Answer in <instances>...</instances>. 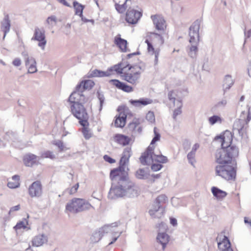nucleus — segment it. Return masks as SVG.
Segmentation results:
<instances>
[{"instance_id": "obj_23", "label": "nucleus", "mask_w": 251, "mask_h": 251, "mask_svg": "<svg viewBox=\"0 0 251 251\" xmlns=\"http://www.w3.org/2000/svg\"><path fill=\"white\" fill-rule=\"evenodd\" d=\"M48 242V238L44 234H39L35 236L32 241V245L35 247L42 246Z\"/></svg>"}, {"instance_id": "obj_10", "label": "nucleus", "mask_w": 251, "mask_h": 251, "mask_svg": "<svg viewBox=\"0 0 251 251\" xmlns=\"http://www.w3.org/2000/svg\"><path fill=\"white\" fill-rule=\"evenodd\" d=\"M155 146H149L146 151L140 157V162L143 165H150L155 161V153L154 152Z\"/></svg>"}, {"instance_id": "obj_20", "label": "nucleus", "mask_w": 251, "mask_h": 251, "mask_svg": "<svg viewBox=\"0 0 251 251\" xmlns=\"http://www.w3.org/2000/svg\"><path fill=\"white\" fill-rule=\"evenodd\" d=\"M145 43L147 44L149 53L152 55L154 54V65H157L158 61V56L160 53V49L159 48L154 49L151 43L149 41V39H147L145 40Z\"/></svg>"}, {"instance_id": "obj_57", "label": "nucleus", "mask_w": 251, "mask_h": 251, "mask_svg": "<svg viewBox=\"0 0 251 251\" xmlns=\"http://www.w3.org/2000/svg\"><path fill=\"white\" fill-rule=\"evenodd\" d=\"M227 103V100L226 99H223L217 102L216 106L217 107H224Z\"/></svg>"}, {"instance_id": "obj_9", "label": "nucleus", "mask_w": 251, "mask_h": 251, "mask_svg": "<svg viewBox=\"0 0 251 251\" xmlns=\"http://www.w3.org/2000/svg\"><path fill=\"white\" fill-rule=\"evenodd\" d=\"M80 85H77L75 90L74 91L69 98V101L71 104L76 103L84 104L87 101V99L83 94Z\"/></svg>"}, {"instance_id": "obj_49", "label": "nucleus", "mask_w": 251, "mask_h": 251, "mask_svg": "<svg viewBox=\"0 0 251 251\" xmlns=\"http://www.w3.org/2000/svg\"><path fill=\"white\" fill-rule=\"evenodd\" d=\"M79 187V183H77L74 186H72L70 189H67L65 190V192H68L70 195L75 194Z\"/></svg>"}, {"instance_id": "obj_24", "label": "nucleus", "mask_w": 251, "mask_h": 251, "mask_svg": "<svg viewBox=\"0 0 251 251\" xmlns=\"http://www.w3.org/2000/svg\"><path fill=\"white\" fill-rule=\"evenodd\" d=\"M115 44L124 52L126 51L127 50V41L121 37L120 34H118L114 39Z\"/></svg>"}, {"instance_id": "obj_44", "label": "nucleus", "mask_w": 251, "mask_h": 251, "mask_svg": "<svg viewBox=\"0 0 251 251\" xmlns=\"http://www.w3.org/2000/svg\"><path fill=\"white\" fill-rule=\"evenodd\" d=\"M53 144L59 148L60 151L68 150V148L65 147L63 142L61 140L54 141Z\"/></svg>"}, {"instance_id": "obj_22", "label": "nucleus", "mask_w": 251, "mask_h": 251, "mask_svg": "<svg viewBox=\"0 0 251 251\" xmlns=\"http://www.w3.org/2000/svg\"><path fill=\"white\" fill-rule=\"evenodd\" d=\"M110 82H112L113 84L116 87L125 92L129 93L133 91V88L132 87L127 85L126 83L121 82L117 79H112L110 80Z\"/></svg>"}, {"instance_id": "obj_30", "label": "nucleus", "mask_w": 251, "mask_h": 251, "mask_svg": "<svg viewBox=\"0 0 251 251\" xmlns=\"http://www.w3.org/2000/svg\"><path fill=\"white\" fill-rule=\"evenodd\" d=\"M129 102L135 106H139L141 105H146L152 102V100L149 99H141L139 100H130Z\"/></svg>"}, {"instance_id": "obj_41", "label": "nucleus", "mask_w": 251, "mask_h": 251, "mask_svg": "<svg viewBox=\"0 0 251 251\" xmlns=\"http://www.w3.org/2000/svg\"><path fill=\"white\" fill-rule=\"evenodd\" d=\"M121 64L119 63L117 65H114L113 67L110 68L109 69L107 70V71H109V72L112 74V72L113 71H115L118 74H120L123 75L125 73H123V71L120 66Z\"/></svg>"}, {"instance_id": "obj_54", "label": "nucleus", "mask_w": 251, "mask_h": 251, "mask_svg": "<svg viewBox=\"0 0 251 251\" xmlns=\"http://www.w3.org/2000/svg\"><path fill=\"white\" fill-rule=\"evenodd\" d=\"M112 227L111 226H106L100 228L99 231H101V234L104 232L108 233L112 231Z\"/></svg>"}, {"instance_id": "obj_11", "label": "nucleus", "mask_w": 251, "mask_h": 251, "mask_svg": "<svg viewBox=\"0 0 251 251\" xmlns=\"http://www.w3.org/2000/svg\"><path fill=\"white\" fill-rule=\"evenodd\" d=\"M200 25L201 21L197 20L195 21L190 27L189 35L190 37L189 42L190 44H199Z\"/></svg>"}, {"instance_id": "obj_16", "label": "nucleus", "mask_w": 251, "mask_h": 251, "mask_svg": "<svg viewBox=\"0 0 251 251\" xmlns=\"http://www.w3.org/2000/svg\"><path fill=\"white\" fill-rule=\"evenodd\" d=\"M215 140L218 139L222 142V147L227 148V147H235L233 146H231V143L232 140V135L229 131H226L223 135L220 136H217L215 138Z\"/></svg>"}, {"instance_id": "obj_25", "label": "nucleus", "mask_w": 251, "mask_h": 251, "mask_svg": "<svg viewBox=\"0 0 251 251\" xmlns=\"http://www.w3.org/2000/svg\"><path fill=\"white\" fill-rule=\"evenodd\" d=\"M10 20L8 15L4 16L3 20L1 22V29L4 32L3 39H4L6 34L9 32L10 28Z\"/></svg>"}, {"instance_id": "obj_58", "label": "nucleus", "mask_w": 251, "mask_h": 251, "mask_svg": "<svg viewBox=\"0 0 251 251\" xmlns=\"http://www.w3.org/2000/svg\"><path fill=\"white\" fill-rule=\"evenodd\" d=\"M12 64L14 66L18 67L21 65V61L20 59L16 58L13 61Z\"/></svg>"}, {"instance_id": "obj_17", "label": "nucleus", "mask_w": 251, "mask_h": 251, "mask_svg": "<svg viewBox=\"0 0 251 251\" xmlns=\"http://www.w3.org/2000/svg\"><path fill=\"white\" fill-rule=\"evenodd\" d=\"M29 195L31 197H40L42 193V185L40 181H36L32 183L28 189Z\"/></svg>"}, {"instance_id": "obj_45", "label": "nucleus", "mask_w": 251, "mask_h": 251, "mask_svg": "<svg viewBox=\"0 0 251 251\" xmlns=\"http://www.w3.org/2000/svg\"><path fill=\"white\" fill-rule=\"evenodd\" d=\"M155 161L162 163H165L167 162L168 159L166 156H163L160 153L157 154L155 153Z\"/></svg>"}, {"instance_id": "obj_43", "label": "nucleus", "mask_w": 251, "mask_h": 251, "mask_svg": "<svg viewBox=\"0 0 251 251\" xmlns=\"http://www.w3.org/2000/svg\"><path fill=\"white\" fill-rule=\"evenodd\" d=\"M153 132L154 134V137L152 139L150 146H154V144L155 143L160 140V134L157 131V129L156 127L154 128Z\"/></svg>"}, {"instance_id": "obj_15", "label": "nucleus", "mask_w": 251, "mask_h": 251, "mask_svg": "<svg viewBox=\"0 0 251 251\" xmlns=\"http://www.w3.org/2000/svg\"><path fill=\"white\" fill-rule=\"evenodd\" d=\"M142 16V13L135 10L133 7L127 11L126 20L130 24H135Z\"/></svg>"}, {"instance_id": "obj_50", "label": "nucleus", "mask_w": 251, "mask_h": 251, "mask_svg": "<svg viewBox=\"0 0 251 251\" xmlns=\"http://www.w3.org/2000/svg\"><path fill=\"white\" fill-rule=\"evenodd\" d=\"M97 97L100 101V111L102 109L103 103H104L105 98L103 95L100 93V92H97Z\"/></svg>"}, {"instance_id": "obj_51", "label": "nucleus", "mask_w": 251, "mask_h": 251, "mask_svg": "<svg viewBox=\"0 0 251 251\" xmlns=\"http://www.w3.org/2000/svg\"><path fill=\"white\" fill-rule=\"evenodd\" d=\"M26 225H27V222L26 220L25 221H21L17 224V225L14 226V228L16 230L21 228H25L26 227Z\"/></svg>"}, {"instance_id": "obj_33", "label": "nucleus", "mask_w": 251, "mask_h": 251, "mask_svg": "<svg viewBox=\"0 0 251 251\" xmlns=\"http://www.w3.org/2000/svg\"><path fill=\"white\" fill-rule=\"evenodd\" d=\"M150 176L147 170L145 169H139L135 173V176L138 179H146Z\"/></svg>"}, {"instance_id": "obj_3", "label": "nucleus", "mask_w": 251, "mask_h": 251, "mask_svg": "<svg viewBox=\"0 0 251 251\" xmlns=\"http://www.w3.org/2000/svg\"><path fill=\"white\" fill-rule=\"evenodd\" d=\"M238 154V150L236 147H222L217 150L215 157L216 161L221 164H230L233 158Z\"/></svg>"}, {"instance_id": "obj_18", "label": "nucleus", "mask_w": 251, "mask_h": 251, "mask_svg": "<svg viewBox=\"0 0 251 251\" xmlns=\"http://www.w3.org/2000/svg\"><path fill=\"white\" fill-rule=\"evenodd\" d=\"M218 247L221 251H227L231 248V244L229 240L226 236H219L217 238Z\"/></svg>"}, {"instance_id": "obj_62", "label": "nucleus", "mask_w": 251, "mask_h": 251, "mask_svg": "<svg viewBox=\"0 0 251 251\" xmlns=\"http://www.w3.org/2000/svg\"><path fill=\"white\" fill-rule=\"evenodd\" d=\"M247 70L248 75L251 78V59L248 65Z\"/></svg>"}, {"instance_id": "obj_39", "label": "nucleus", "mask_w": 251, "mask_h": 251, "mask_svg": "<svg viewBox=\"0 0 251 251\" xmlns=\"http://www.w3.org/2000/svg\"><path fill=\"white\" fill-rule=\"evenodd\" d=\"M111 74L109 71L103 72L98 70H95L92 71L91 75L93 77H102L109 76Z\"/></svg>"}, {"instance_id": "obj_37", "label": "nucleus", "mask_w": 251, "mask_h": 251, "mask_svg": "<svg viewBox=\"0 0 251 251\" xmlns=\"http://www.w3.org/2000/svg\"><path fill=\"white\" fill-rule=\"evenodd\" d=\"M20 176L18 175H15L12 176L13 181H9L7 183V186L10 188H16L20 186L19 183Z\"/></svg>"}, {"instance_id": "obj_56", "label": "nucleus", "mask_w": 251, "mask_h": 251, "mask_svg": "<svg viewBox=\"0 0 251 251\" xmlns=\"http://www.w3.org/2000/svg\"><path fill=\"white\" fill-rule=\"evenodd\" d=\"M168 96L169 99L170 100H172L174 102V104L175 105L176 101V98L175 97V92H174V91L169 92Z\"/></svg>"}, {"instance_id": "obj_35", "label": "nucleus", "mask_w": 251, "mask_h": 251, "mask_svg": "<svg viewBox=\"0 0 251 251\" xmlns=\"http://www.w3.org/2000/svg\"><path fill=\"white\" fill-rule=\"evenodd\" d=\"M78 85H80L81 90L84 91L85 90L92 88L94 85V83L91 80H86L81 81Z\"/></svg>"}, {"instance_id": "obj_1", "label": "nucleus", "mask_w": 251, "mask_h": 251, "mask_svg": "<svg viewBox=\"0 0 251 251\" xmlns=\"http://www.w3.org/2000/svg\"><path fill=\"white\" fill-rule=\"evenodd\" d=\"M131 155V148H125L120 161L119 167L111 171L110 177L112 184L108 195L110 199L123 197L133 198L139 194V187L127 176V165Z\"/></svg>"}, {"instance_id": "obj_34", "label": "nucleus", "mask_w": 251, "mask_h": 251, "mask_svg": "<svg viewBox=\"0 0 251 251\" xmlns=\"http://www.w3.org/2000/svg\"><path fill=\"white\" fill-rule=\"evenodd\" d=\"M115 140L119 144L125 146L129 144L130 139L126 136L119 134L115 136Z\"/></svg>"}, {"instance_id": "obj_63", "label": "nucleus", "mask_w": 251, "mask_h": 251, "mask_svg": "<svg viewBox=\"0 0 251 251\" xmlns=\"http://www.w3.org/2000/svg\"><path fill=\"white\" fill-rule=\"evenodd\" d=\"M170 223L173 226H176L177 225V220L174 218H171L170 219Z\"/></svg>"}, {"instance_id": "obj_7", "label": "nucleus", "mask_w": 251, "mask_h": 251, "mask_svg": "<svg viewBox=\"0 0 251 251\" xmlns=\"http://www.w3.org/2000/svg\"><path fill=\"white\" fill-rule=\"evenodd\" d=\"M216 174L226 180L234 179L236 171L234 168L228 164H221L215 168Z\"/></svg>"}, {"instance_id": "obj_48", "label": "nucleus", "mask_w": 251, "mask_h": 251, "mask_svg": "<svg viewBox=\"0 0 251 251\" xmlns=\"http://www.w3.org/2000/svg\"><path fill=\"white\" fill-rule=\"evenodd\" d=\"M195 154L196 153L193 151H190L187 154V159L189 161V162L193 166L194 165V163H195Z\"/></svg>"}, {"instance_id": "obj_52", "label": "nucleus", "mask_w": 251, "mask_h": 251, "mask_svg": "<svg viewBox=\"0 0 251 251\" xmlns=\"http://www.w3.org/2000/svg\"><path fill=\"white\" fill-rule=\"evenodd\" d=\"M57 20L55 16L49 17L46 20V23L51 26L53 25V23L55 24Z\"/></svg>"}, {"instance_id": "obj_12", "label": "nucleus", "mask_w": 251, "mask_h": 251, "mask_svg": "<svg viewBox=\"0 0 251 251\" xmlns=\"http://www.w3.org/2000/svg\"><path fill=\"white\" fill-rule=\"evenodd\" d=\"M31 40L38 41V47H39L42 50H44L47 44L44 29H41L38 27H35Z\"/></svg>"}, {"instance_id": "obj_13", "label": "nucleus", "mask_w": 251, "mask_h": 251, "mask_svg": "<svg viewBox=\"0 0 251 251\" xmlns=\"http://www.w3.org/2000/svg\"><path fill=\"white\" fill-rule=\"evenodd\" d=\"M22 55L25 60V66L28 68V73H36L37 71V69L35 58L32 56H29L27 51L25 50L22 52Z\"/></svg>"}, {"instance_id": "obj_29", "label": "nucleus", "mask_w": 251, "mask_h": 251, "mask_svg": "<svg viewBox=\"0 0 251 251\" xmlns=\"http://www.w3.org/2000/svg\"><path fill=\"white\" fill-rule=\"evenodd\" d=\"M73 6L75 10V14L78 15L81 18V20H83V11L85 6L78 3L76 1H74L73 2Z\"/></svg>"}, {"instance_id": "obj_60", "label": "nucleus", "mask_w": 251, "mask_h": 251, "mask_svg": "<svg viewBox=\"0 0 251 251\" xmlns=\"http://www.w3.org/2000/svg\"><path fill=\"white\" fill-rule=\"evenodd\" d=\"M20 209V205L19 204L16 205L15 206H13L10 208V210L9 212V214H10L11 212L15 211H18Z\"/></svg>"}, {"instance_id": "obj_47", "label": "nucleus", "mask_w": 251, "mask_h": 251, "mask_svg": "<svg viewBox=\"0 0 251 251\" xmlns=\"http://www.w3.org/2000/svg\"><path fill=\"white\" fill-rule=\"evenodd\" d=\"M85 126H83L82 133L85 139L88 140L92 137V133L88 128L86 127Z\"/></svg>"}, {"instance_id": "obj_64", "label": "nucleus", "mask_w": 251, "mask_h": 251, "mask_svg": "<svg viewBox=\"0 0 251 251\" xmlns=\"http://www.w3.org/2000/svg\"><path fill=\"white\" fill-rule=\"evenodd\" d=\"M199 148V145L197 143L195 144L193 146L191 151H193L194 152L196 153V151Z\"/></svg>"}, {"instance_id": "obj_61", "label": "nucleus", "mask_w": 251, "mask_h": 251, "mask_svg": "<svg viewBox=\"0 0 251 251\" xmlns=\"http://www.w3.org/2000/svg\"><path fill=\"white\" fill-rule=\"evenodd\" d=\"M59 3L67 7H71L70 4L68 3L65 0H56Z\"/></svg>"}, {"instance_id": "obj_32", "label": "nucleus", "mask_w": 251, "mask_h": 251, "mask_svg": "<svg viewBox=\"0 0 251 251\" xmlns=\"http://www.w3.org/2000/svg\"><path fill=\"white\" fill-rule=\"evenodd\" d=\"M233 83L234 81L231 76L229 75H226L223 84L224 91L225 92L227 90H228L233 85Z\"/></svg>"}, {"instance_id": "obj_4", "label": "nucleus", "mask_w": 251, "mask_h": 251, "mask_svg": "<svg viewBox=\"0 0 251 251\" xmlns=\"http://www.w3.org/2000/svg\"><path fill=\"white\" fill-rule=\"evenodd\" d=\"M93 206L86 200L80 198H74L66 205V211L77 213L90 210Z\"/></svg>"}, {"instance_id": "obj_31", "label": "nucleus", "mask_w": 251, "mask_h": 251, "mask_svg": "<svg viewBox=\"0 0 251 251\" xmlns=\"http://www.w3.org/2000/svg\"><path fill=\"white\" fill-rule=\"evenodd\" d=\"M157 240L162 245L163 249H164L166 244L169 241V236L165 233L159 232Z\"/></svg>"}, {"instance_id": "obj_27", "label": "nucleus", "mask_w": 251, "mask_h": 251, "mask_svg": "<svg viewBox=\"0 0 251 251\" xmlns=\"http://www.w3.org/2000/svg\"><path fill=\"white\" fill-rule=\"evenodd\" d=\"M126 115L124 113L121 112L115 121V126L116 127H124L126 124Z\"/></svg>"}, {"instance_id": "obj_36", "label": "nucleus", "mask_w": 251, "mask_h": 251, "mask_svg": "<svg viewBox=\"0 0 251 251\" xmlns=\"http://www.w3.org/2000/svg\"><path fill=\"white\" fill-rule=\"evenodd\" d=\"M191 46L190 47L188 53L189 56L192 58H196L197 56L198 49V44H191Z\"/></svg>"}, {"instance_id": "obj_2", "label": "nucleus", "mask_w": 251, "mask_h": 251, "mask_svg": "<svg viewBox=\"0 0 251 251\" xmlns=\"http://www.w3.org/2000/svg\"><path fill=\"white\" fill-rule=\"evenodd\" d=\"M251 119L250 108L247 106L246 109L242 111L240 117L234 122L233 125L234 132H237L240 136L244 137L248 127V123Z\"/></svg>"}, {"instance_id": "obj_46", "label": "nucleus", "mask_w": 251, "mask_h": 251, "mask_svg": "<svg viewBox=\"0 0 251 251\" xmlns=\"http://www.w3.org/2000/svg\"><path fill=\"white\" fill-rule=\"evenodd\" d=\"M41 157L49 158L51 159H54L56 158L55 155L53 153V152L49 151L43 152L41 154Z\"/></svg>"}, {"instance_id": "obj_5", "label": "nucleus", "mask_w": 251, "mask_h": 251, "mask_svg": "<svg viewBox=\"0 0 251 251\" xmlns=\"http://www.w3.org/2000/svg\"><path fill=\"white\" fill-rule=\"evenodd\" d=\"M168 201V198L165 195L162 194L158 196L149 211L150 215L153 218H160L165 211L162 204L166 203Z\"/></svg>"}, {"instance_id": "obj_53", "label": "nucleus", "mask_w": 251, "mask_h": 251, "mask_svg": "<svg viewBox=\"0 0 251 251\" xmlns=\"http://www.w3.org/2000/svg\"><path fill=\"white\" fill-rule=\"evenodd\" d=\"M146 119L151 123H152L155 121V117L152 112L149 111L146 115Z\"/></svg>"}, {"instance_id": "obj_6", "label": "nucleus", "mask_w": 251, "mask_h": 251, "mask_svg": "<svg viewBox=\"0 0 251 251\" xmlns=\"http://www.w3.org/2000/svg\"><path fill=\"white\" fill-rule=\"evenodd\" d=\"M83 104H72L70 106L71 112L73 115L78 119L80 124L83 126L88 125V115Z\"/></svg>"}, {"instance_id": "obj_19", "label": "nucleus", "mask_w": 251, "mask_h": 251, "mask_svg": "<svg viewBox=\"0 0 251 251\" xmlns=\"http://www.w3.org/2000/svg\"><path fill=\"white\" fill-rule=\"evenodd\" d=\"M155 28L160 31H164L165 27V21L164 18L160 15H155L151 16Z\"/></svg>"}, {"instance_id": "obj_55", "label": "nucleus", "mask_w": 251, "mask_h": 251, "mask_svg": "<svg viewBox=\"0 0 251 251\" xmlns=\"http://www.w3.org/2000/svg\"><path fill=\"white\" fill-rule=\"evenodd\" d=\"M162 165L158 163L152 164L151 166V170L153 171H158L160 170L162 168Z\"/></svg>"}, {"instance_id": "obj_59", "label": "nucleus", "mask_w": 251, "mask_h": 251, "mask_svg": "<svg viewBox=\"0 0 251 251\" xmlns=\"http://www.w3.org/2000/svg\"><path fill=\"white\" fill-rule=\"evenodd\" d=\"M103 158L106 161L110 163H113L115 162V160L114 159L111 158L110 156L107 155H105Z\"/></svg>"}, {"instance_id": "obj_40", "label": "nucleus", "mask_w": 251, "mask_h": 251, "mask_svg": "<svg viewBox=\"0 0 251 251\" xmlns=\"http://www.w3.org/2000/svg\"><path fill=\"white\" fill-rule=\"evenodd\" d=\"M103 236V234H101V231H96L93 233L92 235L90 240L93 243L98 242Z\"/></svg>"}, {"instance_id": "obj_26", "label": "nucleus", "mask_w": 251, "mask_h": 251, "mask_svg": "<svg viewBox=\"0 0 251 251\" xmlns=\"http://www.w3.org/2000/svg\"><path fill=\"white\" fill-rule=\"evenodd\" d=\"M147 37L153 43H156L159 46L164 43V39L161 35L154 32L149 33Z\"/></svg>"}, {"instance_id": "obj_8", "label": "nucleus", "mask_w": 251, "mask_h": 251, "mask_svg": "<svg viewBox=\"0 0 251 251\" xmlns=\"http://www.w3.org/2000/svg\"><path fill=\"white\" fill-rule=\"evenodd\" d=\"M130 72L125 73L121 75L123 79L132 84H136L139 82L141 76V69L138 66H130L129 68Z\"/></svg>"}, {"instance_id": "obj_21", "label": "nucleus", "mask_w": 251, "mask_h": 251, "mask_svg": "<svg viewBox=\"0 0 251 251\" xmlns=\"http://www.w3.org/2000/svg\"><path fill=\"white\" fill-rule=\"evenodd\" d=\"M37 160V156L30 153L25 154L23 158L24 164L27 167H32L36 163Z\"/></svg>"}, {"instance_id": "obj_14", "label": "nucleus", "mask_w": 251, "mask_h": 251, "mask_svg": "<svg viewBox=\"0 0 251 251\" xmlns=\"http://www.w3.org/2000/svg\"><path fill=\"white\" fill-rule=\"evenodd\" d=\"M116 10L120 13H124L133 7L131 0H113Z\"/></svg>"}, {"instance_id": "obj_28", "label": "nucleus", "mask_w": 251, "mask_h": 251, "mask_svg": "<svg viewBox=\"0 0 251 251\" xmlns=\"http://www.w3.org/2000/svg\"><path fill=\"white\" fill-rule=\"evenodd\" d=\"M211 192L214 197L218 200H222L225 198L227 193L216 187H213L211 188Z\"/></svg>"}, {"instance_id": "obj_38", "label": "nucleus", "mask_w": 251, "mask_h": 251, "mask_svg": "<svg viewBox=\"0 0 251 251\" xmlns=\"http://www.w3.org/2000/svg\"><path fill=\"white\" fill-rule=\"evenodd\" d=\"M208 122L209 125L213 126L216 124H221L223 122V119L221 116L214 115L208 118Z\"/></svg>"}, {"instance_id": "obj_42", "label": "nucleus", "mask_w": 251, "mask_h": 251, "mask_svg": "<svg viewBox=\"0 0 251 251\" xmlns=\"http://www.w3.org/2000/svg\"><path fill=\"white\" fill-rule=\"evenodd\" d=\"M176 105L177 108L174 111L173 118L174 119H176V116L180 115L181 113V107L182 106V103L181 101L180 100H176Z\"/></svg>"}]
</instances>
